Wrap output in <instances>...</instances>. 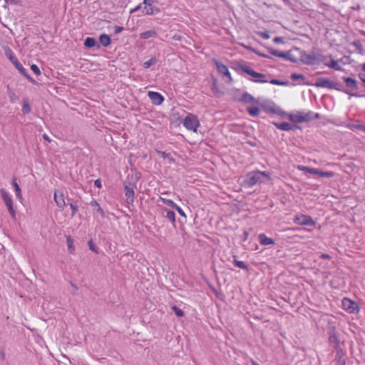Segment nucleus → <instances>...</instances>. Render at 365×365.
I'll return each mask as SVG.
<instances>
[{
  "instance_id": "c03bdc74",
  "label": "nucleus",
  "mask_w": 365,
  "mask_h": 365,
  "mask_svg": "<svg viewBox=\"0 0 365 365\" xmlns=\"http://www.w3.org/2000/svg\"><path fill=\"white\" fill-rule=\"evenodd\" d=\"M88 246H89V249L95 252H97V250H96V246L93 245L92 240H90L88 242Z\"/></svg>"
},
{
  "instance_id": "6e6d98bb",
  "label": "nucleus",
  "mask_w": 365,
  "mask_h": 365,
  "mask_svg": "<svg viewBox=\"0 0 365 365\" xmlns=\"http://www.w3.org/2000/svg\"><path fill=\"white\" fill-rule=\"evenodd\" d=\"M43 139H44L45 140H46V141H48V142H50V141H51V139L49 138V137H48L46 134H43Z\"/></svg>"
},
{
  "instance_id": "4be33fe9",
  "label": "nucleus",
  "mask_w": 365,
  "mask_h": 365,
  "mask_svg": "<svg viewBox=\"0 0 365 365\" xmlns=\"http://www.w3.org/2000/svg\"><path fill=\"white\" fill-rule=\"evenodd\" d=\"M297 169L300 171L309 173L314 175H317V173H318V169L309 168L304 165H298Z\"/></svg>"
},
{
  "instance_id": "7ed1b4c3",
  "label": "nucleus",
  "mask_w": 365,
  "mask_h": 365,
  "mask_svg": "<svg viewBox=\"0 0 365 365\" xmlns=\"http://www.w3.org/2000/svg\"><path fill=\"white\" fill-rule=\"evenodd\" d=\"M261 176L269 178V173L265 171H252L248 173L245 176L244 185L246 187H252L260 181Z\"/></svg>"
},
{
  "instance_id": "79ce46f5",
  "label": "nucleus",
  "mask_w": 365,
  "mask_h": 365,
  "mask_svg": "<svg viewBox=\"0 0 365 365\" xmlns=\"http://www.w3.org/2000/svg\"><path fill=\"white\" fill-rule=\"evenodd\" d=\"M174 209H175L177 210V212L179 213L180 215L182 216V217H186L184 211L182 210V208L180 207H179L178 205H176V207H173Z\"/></svg>"
},
{
  "instance_id": "f8f14e48",
  "label": "nucleus",
  "mask_w": 365,
  "mask_h": 365,
  "mask_svg": "<svg viewBox=\"0 0 365 365\" xmlns=\"http://www.w3.org/2000/svg\"><path fill=\"white\" fill-rule=\"evenodd\" d=\"M240 101L243 103L249 104V106L259 104L258 100L255 99L252 95L247 93H245L242 96Z\"/></svg>"
},
{
  "instance_id": "cd10ccee",
  "label": "nucleus",
  "mask_w": 365,
  "mask_h": 365,
  "mask_svg": "<svg viewBox=\"0 0 365 365\" xmlns=\"http://www.w3.org/2000/svg\"><path fill=\"white\" fill-rule=\"evenodd\" d=\"M326 66L336 71L341 70V66L339 64V62L336 60H331L329 63H326Z\"/></svg>"
},
{
  "instance_id": "5fc2aeb1",
  "label": "nucleus",
  "mask_w": 365,
  "mask_h": 365,
  "mask_svg": "<svg viewBox=\"0 0 365 365\" xmlns=\"http://www.w3.org/2000/svg\"><path fill=\"white\" fill-rule=\"evenodd\" d=\"M140 7H141V4L138 5L133 9L131 10V13L137 11L138 10H139L140 9Z\"/></svg>"
},
{
  "instance_id": "6e6552de",
  "label": "nucleus",
  "mask_w": 365,
  "mask_h": 365,
  "mask_svg": "<svg viewBox=\"0 0 365 365\" xmlns=\"http://www.w3.org/2000/svg\"><path fill=\"white\" fill-rule=\"evenodd\" d=\"M213 61L216 65L218 73L221 74L222 76L227 77L229 79V81H231L232 78L227 66L220 63L217 60L214 59Z\"/></svg>"
},
{
  "instance_id": "9d476101",
  "label": "nucleus",
  "mask_w": 365,
  "mask_h": 365,
  "mask_svg": "<svg viewBox=\"0 0 365 365\" xmlns=\"http://www.w3.org/2000/svg\"><path fill=\"white\" fill-rule=\"evenodd\" d=\"M54 201L56 203L57 206L63 209L66 206V202L64 199V195L62 192H60L58 190H56L54 192Z\"/></svg>"
},
{
  "instance_id": "412c9836",
  "label": "nucleus",
  "mask_w": 365,
  "mask_h": 365,
  "mask_svg": "<svg viewBox=\"0 0 365 365\" xmlns=\"http://www.w3.org/2000/svg\"><path fill=\"white\" fill-rule=\"evenodd\" d=\"M12 185L14 187L16 197L19 200H23L21 188H20L19 184L16 182V180L15 178L12 181Z\"/></svg>"
},
{
  "instance_id": "f03ea898",
  "label": "nucleus",
  "mask_w": 365,
  "mask_h": 365,
  "mask_svg": "<svg viewBox=\"0 0 365 365\" xmlns=\"http://www.w3.org/2000/svg\"><path fill=\"white\" fill-rule=\"evenodd\" d=\"M238 68L242 72L248 74L250 76V80L255 83H264L268 82L265 74L256 72L246 63L240 64Z\"/></svg>"
},
{
  "instance_id": "6ab92c4d",
  "label": "nucleus",
  "mask_w": 365,
  "mask_h": 365,
  "mask_svg": "<svg viewBox=\"0 0 365 365\" xmlns=\"http://www.w3.org/2000/svg\"><path fill=\"white\" fill-rule=\"evenodd\" d=\"M66 245L68 251L70 254L73 255L75 253V247L73 244V240L70 235L66 236Z\"/></svg>"
},
{
  "instance_id": "4468645a",
  "label": "nucleus",
  "mask_w": 365,
  "mask_h": 365,
  "mask_svg": "<svg viewBox=\"0 0 365 365\" xmlns=\"http://www.w3.org/2000/svg\"><path fill=\"white\" fill-rule=\"evenodd\" d=\"M258 239H259V243L262 245H272L274 244V241L272 238L268 237L264 233L259 234Z\"/></svg>"
},
{
  "instance_id": "4d7b16f0",
  "label": "nucleus",
  "mask_w": 365,
  "mask_h": 365,
  "mask_svg": "<svg viewBox=\"0 0 365 365\" xmlns=\"http://www.w3.org/2000/svg\"><path fill=\"white\" fill-rule=\"evenodd\" d=\"M122 30H123V28H122V27H116V29H115V31H116L117 33L120 32Z\"/></svg>"
},
{
  "instance_id": "2f4dec72",
  "label": "nucleus",
  "mask_w": 365,
  "mask_h": 365,
  "mask_svg": "<svg viewBox=\"0 0 365 365\" xmlns=\"http://www.w3.org/2000/svg\"><path fill=\"white\" fill-rule=\"evenodd\" d=\"M16 67V68L22 74L24 75V76H26L27 78L29 79H31V78L29 77V75H27L26 73V70L23 67V66L20 63H18L16 66H14Z\"/></svg>"
},
{
  "instance_id": "864d4df0",
  "label": "nucleus",
  "mask_w": 365,
  "mask_h": 365,
  "mask_svg": "<svg viewBox=\"0 0 365 365\" xmlns=\"http://www.w3.org/2000/svg\"><path fill=\"white\" fill-rule=\"evenodd\" d=\"M320 257L322 258V259H329L330 258V256L327 254H322L320 255Z\"/></svg>"
},
{
  "instance_id": "5701e85b",
  "label": "nucleus",
  "mask_w": 365,
  "mask_h": 365,
  "mask_svg": "<svg viewBox=\"0 0 365 365\" xmlns=\"http://www.w3.org/2000/svg\"><path fill=\"white\" fill-rule=\"evenodd\" d=\"M100 43L103 46L107 47L110 44V38L106 34H102L99 37Z\"/></svg>"
},
{
  "instance_id": "49530a36",
  "label": "nucleus",
  "mask_w": 365,
  "mask_h": 365,
  "mask_svg": "<svg viewBox=\"0 0 365 365\" xmlns=\"http://www.w3.org/2000/svg\"><path fill=\"white\" fill-rule=\"evenodd\" d=\"M94 185H95V187H96L98 188L101 187V182L100 179H97L94 181Z\"/></svg>"
},
{
  "instance_id": "680f3d73",
  "label": "nucleus",
  "mask_w": 365,
  "mask_h": 365,
  "mask_svg": "<svg viewBox=\"0 0 365 365\" xmlns=\"http://www.w3.org/2000/svg\"><path fill=\"white\" fill-rule=\"evenodd\" d=\"M251 363L252 365H259L258 363H257L254 360H251Z\"/></svg>"
},
{
  "instance_id": "72a5a7b5",
  "label": "nucleus",
  "mask_w": 365,
  "mask_h": 365,
  "mask_svg": "<svg viewBox=\"0 0 365 365\" xmlns=\"http://www.w3.org/2000/svg\"><path fill=\"white\" fill-rule=\"evenodd\" d=\"M91 205L92 206H94L96 207V211L102 216L104 215V212H103V210H102V208L100 207L99 204L96 202V201H93L91 203Z\"/></svg>"
},
{
  "instance_id": "a211bd4d",
  "label": "nucleus",
  "mask_w": 365,
  "mask_h": 365,
  "mask_svg": "<svg viewBox=\"0 0 365 365\" xmlns=\"http://www.w3.org/2000/svg\"><path fill=\"white\" fill-rule=\"evenodd\" d=\"M158 35L155 30H149L140 34V37L142 39H148L150 38H155Z\"/></svg>"
},
{
  "instance_id": "8fccbe9b",
  "label": "nucleus",
  "mask_w": 365,
  "mask_h": 365,
  "mask_svg": "<svg viewBox=\"0 0 365 365\" xmlns=\"http://www.w3.org/2000/svg\"><path fill=\"white\" fill-rule=\"evenodd\" d=\"M359 77L361 80V81L365 83V73H359Z\"/></svg>"
},
{
  "instance_id": "e2e57ef3",
  "label": "nucleus",
  "mask_w": 365,
  "mask_h": 365,
  "mask_svg": "<svg viewBox=\"0 0 365 365\" xmlns=\"http://www.w3.org/2000/svg\"><path fill=\"white\" fill-rule=\"evenodd\" d=\"M259 56H263L264 58H268V56L264 55V54H259Z\"/></svg>"
},
{
  "instance_id": "3c124183",
  "label": "nucleus",
  "mask_w": 365,
  "mask_h": 365,
  "mask_svg": "<svg viewBox=\"0 0 365 365\" xmlns=\"http://www.w3.org/2000/svg\"><path fill=\"white\" fill-rule=\"evenodd\" d=\"M270 83H272L273 85H280L281 84V83L278 80H275V79L270 81Z\"/></svg>"
},
{
  "instance_id": "9b49d317",
  "label": "nucleus",
  "mask_w": 365,
  "mask_h": 365,
  "mask_svg": "<svg viewBox=\"0 0 365 365\" xmlns=\"http://www.w3.org/2000/svg\"><path fill=\"white\" fill-rule=\"evenodd\" d=\"M333 82L328 78H319L316 83L315 86L319 88H331L333 87Z\"/></svg>"
},
{
  "instance_id": "20e7f679",
  "label": "nucleus",
  "mask_w": 365,
  "mask_h": 365,
  "mask_svg": "<svg viewBox=\"0 0 365 365\" xmlns=\"http://www.w3.org/2000/svg\"><path fill=\"white\" fill-rule=\"evenodd\" d=\"M182 125L187 130L197 133L200 124L195 115L188 113L183 119Z\"/></svg>"
},
{
  "instance_id": "2eb2a0df",
  "label": "nucleus",
  "mask_w": 365,
  "mask_h": 365,
  "mask_svg": "<svg viewBox=\"0 0 365 365\" xmlns=\"http://www.w3.org/2000/svg\"><path fill=\"white\" fill-rule=\"evenodd\" d=\"M247 111L251 116L253 117L259 116L260 114V109L259 108V105L248 106L247 108Z\"/></svg>"
},
{
  "instance_id": "37998d69",
  "label": "nucleus",
  "mask_w": 365,
  "mask_h": 365,
  "mask_svg": "<svg viewBox=\"0 0 365 365\" xmlns=\"http://www.w3.org/2000/svg\"><path fill=\"white\" fill-rule=\"evenodd\" d=\"M273 41L275 43H284L283 38L280 37V36H277V37L274 38Z\"/></svg>"
},
{
  "instance_id": "58836bf2",
  "label": "nucleus",
  "mask_w": 365,
  "mask_h": 365,
  "mask_svg": "<svg viewBox=\"0 0 365 365\" xmlns=\"http://www.w3.org/2000/svg\"><path fill=\"white\" fill-rule=\"evenodd\" d=\"M291 78L292 80H299V79L304 80V76L302 74L292 73L291 74Z\"/></svg>"
},
{
  "instance_id": "69168bd1",
  "label": "nucleus",
  "mask_w": 365,
  "mask_h": 365,
  "mask_svg": "<svg viewBox=\"0 0 365 365\" xmlns=\"http://www.w3.org/2000/svg\"><path fill=\"white\" fill-rule=\"evenodd\" d=\"M175 38L177 39V40H179L178 36H176V38L175 37Z\"/></svg>"
},
{
  "instance_id": "a19ab883",
  "label": "nucleus",
  "mask_w": 365,
  "mask_h": 365,
  "mask_svg": "<svg viewBox=\"0 0 365 365\" xmlns=\"http://www.w3.org/2000/svg\"><path fill=\"white\" fill-rule=\"evenodd\" d=\"M70 207H71V209L72 210V215H74L77 212V211L78 210V207L76 205H75V204L71 203L70 204Z\"/></svg>"
},
{
  "instance_id": "a878e982",
  "label": "nucleus",
  "mask_w": 365,
  "mask_h": 365,
  "mask_svg": "<svg viewBox=\"0 0 365 365\" xmlns=\"http://www.w3.org/2000/svg\"><path fill=\"white\" fill-rule=\"evenodd\" d=\"M269 52L272 55L275 56L277 57H279V58H286L287 57V53L282 52L280 51H278V50L273 49V48H269Z\"/></svg>"
},
{
  "instance_id": "423d86ee",
  "label": "nucleus",
  "mask_w": 365,
  "mask_h": 365,
  "mask_svg": "<svg viewBox=\"0 0 365 365\" xmlns=\"http://www.w3.org/2000/svg\"><path fill=\"white\" fill-rule=\"evenodd\" d=\"M294 222L299 225H315V222L312 218V217L304 214L296 215L294 219Z\"/></svg>"
},
{
  "instance_id": "0eeeda50",
  "label": "nucleus",
  "mask_w": 365,
  "mask_h": 365,
  "mask_svg": "<svg viewBox=\"0 0 365 365\" xmlns=\"http://www.w3.org/2000/svg\"><path fill=\"white\" fill-rule=\"evenodd\" d=\"M342 307L344 310L351 314L359 312L358 304L355 302L346 297L342 299Z\"/></svg>"
},
{
  "instance_id": "338daca9",
  "label": "nucleus",
  "mask_w": 365,
  "mask_h": 365,
  "mask_svg": "<svg viewBox=\"0 0 365 365\" xmlns=\"http://www.w3.org/2000/svg\"><path fill=\"white\" fill-rule=\"evenodd\" d=\"M175 38L177 39V40H179L178 36H176V38L175 37Z\"/></svg>"
},
{
  "instance_id": "c756f323",
  "label": "nucleus",
  "mask_w": 365,
  "mask_h": 365,
  "mask_svg": "<svg viewBox=\"0 0 365 365\" xmlns=\"http://www.w3.org/2000/svg\"><path fill=\"white\" fill-rule=\"evenodd\" d=\"M159 200L173 208L174 207H176V204L172 200L167 199V198H165V197L160 196L159 197Z\"/></svg>"
},
{
  "instance_id": "b1692460",
  "label": "nucleus",
  "mask_w": 365,
  "mask_h": 365,
  "mask_svg": "<svg viewBox=\"0 0 365 365\" xmlns=\"http://www.w3.org/2000/svg\"><path fill=\"white\" fill-rule=\"evenodd\" d=\"M233 264L237 267L246 270L247 272L249 271V268L245 263L242 261L237 260L235 257H234Z\"/></svg>"
},
{
  "instance_id": "bf43d9fd",
  "label": "nucleus",
  "mask_w": 365,
  "mask_h": 365,
  "mask_svg": "<svg viewBox=\"0 0 365 365\" xmlns=\"http://www.w3.org/2000/svg\"><path fill=\"white\" fill-rule=\"evenodd\" d=\"M251 363L252 365H259L258 363H257L254 360H251Z\"/></svg>"
},
{
  "instance_id": "a18cd8bd",
  "label": "nucleus",
  "mask_w": 365,
  "mask_h": 365,
  "mask_svg": "<svg viewBox=\"0 0 365 365\" xmlns=\"http://www.w3.org/2000/svg\"><path fill=\"white\" fill-rule=\"evenodd\" d=\"M9 59L14 64V66H16L18 63H19V61L15 56L10 57Z\"/></svg>"
},
{
  "instance_id": "13d9d810",
  "label": "nucleus",
  "mask_w": 365,
  "mask_h": 365,
  "mask_svg": "<svg viewBox=\"0 0 365 365\" xmlns=\"http://www.w3.org/2000/svg\"><path fill=\"white\" fill-rule=\"evenodd\" d=\"M242 46L244 48H247V49H248V50H252V48H251V47H250V46H245V45H244V44H242Z\"/></svg>"
},
{
  "instance_id": "e433bc0d",
  "label": "nucleus",
  "mask_w": 365,
  "mask_h": 365,
  "mask_svg": "<svg viewBox=\"0 0 365 365\" xmlns=\"http://www.w3.org/2000/svg\"><path fill=\"white\" fill-rule=\"evenodd\" d=\"M31 111V108L29 104L26 101H24V104L22 106V112L24 114H27Z\"/></svg>"
},
{
  "instance_id": "393cba45",
  "label": "nucleus",
  "mask_w": 365,
  "mask_h": 365,
  "mask_svg": "<svg viewBox=\"0 0 365 365\" xmlns=\"http://www.w3.org/2000/svg\"><path fill=\"white\" fill-rule=\"evenodd\" d=\"M96 45V40L93 37H87L84 41V46L86 48H93Z\"/></svg>"
},
{
  "instance_id": "0e129e2a",
  "label": "nucleus",
  "mask_w": 365,
  "mask_h": 365,
  "mask_svg": "<svg viewBox=\"0 0 365 365\" xmlns=\"http://www.w3.org/2000/svg\"><path fill=\"white\" fill-rule=\"evenodd\" d=\"M362 68H363V70L365 71V63L363 64V66H362Z\"/></svg>"
},
{
  "instance_id": "052dcab7",
  "label": "nucleus",
  "mask_w": 365,
  "mask_h": 365,
  "mask_svg": "<svg viewBox=\"0 0 365 365\" xmlns=\"http://www.w3.org/2000/svg\"><path fill=\"white\" fill-rule=\"evenodd\" d=\"M251 363L252 365H259L258 363H257L254 360H251Z\"/></svg>"
},
{
  "instance_id": "ea45409f",
  "label": "nucleus",
  "mask_w": 365,
  "mask_h": 365,
  "mask_svg": "<svg viewBox=\"0 0 365 365\" xmlns=\"http://www.w3.org/2000/svg\"><path fill=\"white\" fill-rule=\"evenodd\" d=\"M257 34L264 39L269 38V31H266L264 32H258Z\"/></svg>"
},
{
  "instance_id": "c85d7f7f",
  "label": "nucleus",
  "mask_w": 365,
  "mask_h": 365,
  "mask_svg": "<svg viewBox=\"0 0 365 365\" xmlns=\"http://www.w3.org/2000/svg\"><path fill=\"white\" fill-rule=\"evenodd\" d=\"M320 177L322 178H332L334 176V173L332 171H320L318 170V173H317Z\"/></svg>"
},
{
  "instance_id": "f704fd0d",
  "label": "nucleus",
  "mask_w": 365,
  "mask_h": 365,
  "mask_svg": "<svg viewBox=\"0 0 365 365\" xmlns=\"http://www.w3.org/2000/svg\"><path fill=\"white\" fill-rule=\"evenodd\" d=\"M172 309L173 310V312H175V314L179 317H183L184 315V312L182 309H180V308H178V307L176 306H173L172 307Z\"/></svg>"
},
{
  "instance_id": "4c0bfd02",
  "label": "nucleus",
  "mask_w": 365,
  "mask_h": 365,
  "mask_svg": "<svg viewBox=\"0 0 365 365\" xmlns=\"http://www.w3.org/2000/svg\"><path fill=\"white\" fill-rule=\"evenodd\" d=\"M31 70L37 76H39L41 74V71L36 64H32L31 66Z\"/></svg>"
},
{
  "instance_id": "bb28decb",
  "label": "nucleus",
  "mask_w": 365,
  "mask_h": 365,
  "mask_svg": "<svg viewBox=\"0 0 365 365\" xmlns=\"http://www.w3.org/2000/svg\"><path fill=\"white\" fill-rule=\"evenodd\" d=\"M346 127L351 130H362L364 132H365V125H362V124H347Z\"/></svg>"
},
{
  "instance_id": "f257e3e1",
  "label": "nucleus",
  "mask_w": 365,
  "mask_h": 365,
  "mask_svg": "<svg viewBox=\"0 0 365 365\" xmlns=\"http://www.w3.org/2000/svg\"><path fill=\"white\" fill-rule=\"evenodd\" d=\"M289 120L294 123H302L309 122L314 118H319V113H314L311 111H297L295 113L287 115Z\"/></svg>"
},
{
  "instance_id": "39448f33",
  "label": "nucleus",
  "mask_w": 365,
  "mask_h": 365,
  "mask_svg": "<svg viewBox=\"0 0 365 365\" xmlns=\"http://www.w3.org/2000/svg\"><path fill=\"white\" fill-rule=\"evenodd\" d=\"M1 195L4 200L10 215L13 218H16V211L14 208V203L11 196L4 189L1 190Z\"/></svg>"
},
{
  "instance_id": "09e8293b",
  "label": "nucleus",
  "mask_w": 365,
  "mask_h": 365,
  "mask_svg": "<svg viewBox=\"0 0 365 365\" xmlns=\"http://www.w3.org/2000/svg\"><path fill=\"white\" fill-rule=\"evenodd\" d=\"M158 0H144L143 4H151L156 2Z\"/></svg>"
},
{
  "instance_id": "de8ad7c7",
  "label": "nucleus",
  "mask_w": 365,
  "mask_h": 365,
  "mask_svg": "<svg viewBox=\"0 0 365 365\" xmlns=\"http://www.w3.org/2000/svg\"><path fill=\"white\" fill-rule=\"evenodd\" d=\"M314 58L312 56H307V64H311L314 62Z\"/></svg>"
},
{
  "instance_id": "473e14b6",
  "label": "nucleus",
  "mask_w": 365,
  "mask_h": 365,
  "mask_svg": "<svg viewBox=\"0 0 365 365\" xmlns=\"http://www.w3.org/2000/svg\"><path fill=\"white\" fill-rule=\"evenodd\" d=\"M166 217L173 223L175 222V214L173 211L166 210Z\"/></svg>"
},
{
  "instance_id": "603ef678",
  "label": "nucleus",
  "mask_w": 365,
  "mask_h": 365,
  "mask_svg": "<svg viewBox=\"0 0 365 365\" xmlns=\"http://www.w3.org/2000/svg\"><path fill=\"white\" fill-rule=\"evenodd\" d=\"M158 153L160 154V155L163 158H166L169 157V154L166 153L165 152H158Z\"/></svg>"
},
{
  "instance_id": "c9c22d12",
  "label": "nucleus",
  "mask_w": 365,
  "mask_h": 365,
  "mask_svg": "<svg viewBox=\"0 0 365 365\" xmlns=\"http://www.w3.org/2000/svg\"><path fill=\"white\" fill-rule=\"evenodd\" d=\"M4 51L5 55L6 56V57L8 58L14 56V52L9 46L4 47Z\"/></svg>"
},
{
  "instance_id": "ddd939ff",
  "label": "nucleus",
  "mask_w": 365,
  "mask_h": 365,
  "mask_svg": "<svg viewBox=\"0 0 365 365\" xmlns=\"http://www.w3.org/2000/svg\"><path fill=\"white\" fill-rule=\"evenodd\" d=\"M343 79L346 83V87L349 88L351 91L357 90V82L355 79L350 77H344Z\"/></svg>"
},
{
  "instance_id": "1a4fd4ad",
  "label": "nucleus",
  "mask_w": 365,
  "mask_h": 365,
  "mask_svg": "<svg viewBox=\"0 0 365 365\" xmlns=\"http://www.w3.org/2000/svg\"><path fill=\"white\" fill-rule=\"evenodd\" d=\"M148 96L151 102L156 106L161 105L164 101L163 96L158 92L148 91Z\"/></svg>"
},
{
  "instance_id": "aec40b11",
  "label": "nucleus",
  "mask_w": 365,
  "mask_h": 365,
  "mask_svg": "<svg viewBox=\"0 0 365 365\" xmlns=\"http://www.w3.org/2000/svg\"><path fill=\"white\" fill-rule=\"evenodd\" d=\"M158 11V9H154V7L153 6V5L144 4V7L143 9V13L145 15H152Z\"/></svg>"
},
{
  "instance_id": "7c9ffc66",
  "label": "nucleus",
  "mask_w": 365,
  "mask_h": 365,
  "mask_svg": "<svg viewBox=\"0 0 365 365\" xmlns=\"http://www.w3.org/2000/svg\"><path fill=\"white\" fill-rule=\"evenodd\" d=\"M157 62V59L155 57L150 58L148 61H146L143 63V67L145 68H148L150 66L155 65Z\"/></svg>"
},
{
  "instance_id": "f3484780",
  "label": "nucleus",
  "mask_w": 365,
  "mask_h": 365,
  "mask_svg": "<svg viewBox=\"0 0 365 365\" xmlns=\"http://www.w3.org/2000/svg\"><path fill=\"white\" fill-rule=\"evenodd\" d=\"M274 125L278 129L281 130H292L294 128V126L288 123H274Z\"/></svg>"
},
{
  "instance_id": "dca6fc26",
  "label": "nucleus",
  "mask_w": 365,
  "mask_h": 365,
  "mask_svg": "<svg viewBox=\"0 0 365 365\" xmlns=\"http://www.w3.org/2000/svg\"><path fill=\"white\" fill-rule=\"evenodd\" d=\"M125 195L128 202H133L134 200V190L132 187L125 186Z\"/></svg>"
}]
</instances>
